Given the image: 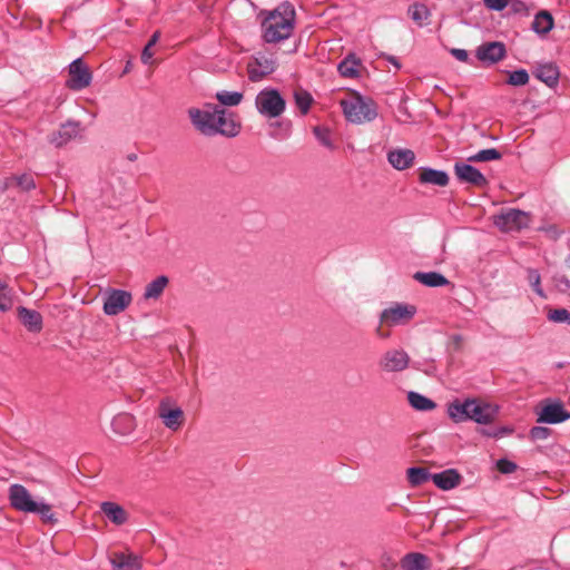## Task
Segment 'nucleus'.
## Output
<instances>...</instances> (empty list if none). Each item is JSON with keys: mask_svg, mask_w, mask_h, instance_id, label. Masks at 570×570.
<instances>
[{"mask_svg": "<svg viewBox=\"0 0 570 570\" xmlns=\"http://www.w3.org/2000/svg\"><path fill=\"white\" fill-rule=\"evenodd\" d=\"M12 306L11 291L9 286L0 279V312H6Z\"/></svg>", "mask_w": 570, "mask_h": 570, "instance_id": "ea45409f", "label": "nucleus"}, {"mask_svg": "<svg viewBox=\"0 0 570 570\" xmlns=\"http://www.w3.org/2000/svg\"><path fill=\"white\" fill-rule=\"evenodd\" d=\"M92 76L85 62L77 58L69 65L67 87L71 90H82L90 85Z\"/></svg>", "mask_w": 570, "mask_h": 570, "instance_id": "9d476101", "label": "nucleus"}, {"mask_svg": "<svg viewBox=\"0 0 570 570\" xmlns=\"http://www.w3.org/2000/svg\"><path fill=\"white\" fill-rule=\"evenodd\" d=\"M160 33L159 31L154 32V35L150 37L149 41L147 42L148 47H154L157 41L159 40Z\"/></svg>", "mask_w": 570, "mask_h": 570, "instance_id": "603ef678", "label": "nucleus"}, {"mask_svg": "<svg viewBox=\"0 0 570 570\" xmlns=\"http://www.w3.org/2000/svg\"><path fill=\"white\" fill-rule=\"evenodd\" d=\"M131 294L122 289H111L105 296L104 312L114 316L125 311L131 303Z\"/></svg>", "mask_w": 570, "mask_h": 570, "instance_id": "f8f14e48", "label": "nucleus"}, {"mask_svg": "<svg viewBox=\"0 0 570 570\" xmlns=\"http://www.w3.org/2000/svg\"><path fill=\"white\" fill-rule=\"evenodd\" d=\"M10 504L18 511L33 512L36 502L29 491L21 484H11L9 488Z\"/></svg>", "mask_w": 570, "mask_h": 570, "instance_id": "ddd939ff", "label": "nucleus"}, {"mask_svg": "<svg viewBox=\"0 0 570 570\" xmlns=\"http://www.w3.org/2000/svg\"><path fill=\"white\" fill-rule=\"evenodd\" d=\"M157 414L163 424L171 431L179 430L185 421L184 411L174 405L170 399H164L159 402Z\"/></svg>", "mask_w": 570, "mask_h": 570, "instance_id": "6e6552de", "label": "nucleus"}, {"mask_svg": "<svg viewBox=\"0 0 570 570\" xmlns=\"http://www.w3.org/2000/svg\"><path fill=\"white\" fill-rule=\"evenodd\" d=\"M100 510L116 525H121L127 522L128 517L125 509L115 502H102L100 504Z\"/></svg>", "mask_w": 570, "mask_h": 570, "instance_id": "393cba45", "label": "nucleus"}, {"mask_svg": "<svg viewBox=\"0 0 570 570\" xmlns=\"http://www.w3.org/2000/svg\"><path fill=\"white\" fill-rule=\"evenodd\" d=\"M498 413L497 405L479 399H455L446 406V414L455 423L473 421L478 424H490Z\"/></svg>", "mask_w": 570, "mask_h": 570, "instance_id": "f257e3e1", "label": "nucleus"}, {"mask_svg": "<svg viewBox=\"0 0 570 570\" xmlns=\"http://www.w3.org/2000/svg\"><path fill=\"white\" fill-rule=\"evenodd\" d=\"M271 137L283 140L289 136L291 124L288 121H276L271 124Z\"/></svg>", "mask_w": 570, "mask_h": 570, "instance_id": "58836bf2", "label": "nucleus"}, {"mask_svg": "<svg viewBox=\"0 0 570 570\" xmlns=\"http://www.w3.org/2000/svg\"><path fill=\"white\" fill-rule=\"evenodd\" d=\"M168 277L165 275L156 277L154 281L146 285L144 297L146 299H157L168 285Z\"/></svg>", "mask_w": 570, "mask_h": 570, "instance_id": "c756f323", "label": "nucleus"}, {"mask_svg": "<svg viewBox=\"0 0 570 570\" xmlns=\"http://www.w3.org/2000/svg\"><path fill=\"white\" fill-rule=\"evenodd\" d=\"M533 75L549 88H554L559 83L560 71L557 65L552 62L539 65Z\"/></svg>", "mask_w": 570, "mask_h": 570, "instance_id": "aec40b11", "label": "nucleus"}, {"mask_svg": "<svg viewBox=\"0 0 570 570\" xmlns=\"http://www.w3.org/2000/svg\"><path fill=\"white\" fill-rule=\"evenodd\" d=\"M244 95L240 91L220 90L216 92V101L225 107H235L243 101Z\"/></svg>", "mask_w": 570, "mask_h": 570, "instance_id": "7c9ffc66", "label": "nucleus"}, {"mask_svg": "<svg viewBox=\"0 0 570 570\" xmlns=\"http://www.w3.org/2000/svg\"><path fill=\"white\" fill-rule=\"evenodd\" d=\"M188 116L195 130L207 137L214 136V107L210 104L204 108H189Z\"/></svg>", "mask_w": 570, "mask_h": 570, "instance_id": "0eeeda50", "label": "nucleus"}, {"mask_svg": "<svg viewBox=\"0 0 570 570\" xmlns=\"http://www.w3.org/2000/svg\"><path fill=\"white\" fill-rule=\"evenodd\" d=\"M527 279L537 295H539L541 298L547 297V295L541 286V276L537 269L528 268L527 269Z\"/></svg>", "mask_w": 570, "mask_h": 570, "instance_id": "4c0bfd02", "label": "nucleus"}, {"mask_svg": "<svg viewBox=\"0 0 570 570\" xmlns=\"http://www.w3.org/2000/svg\"><path fill=\"white\" fill-rule=\"evenodd\" d=\"M18 316L21 323L28 328L30 332H40L42 328V316L39 312L35 309H29L27 307L18 308Z\"/></svg>", "mask_w": 570, "mask_h": 570, "instance_id": "b1692460", "label": "nucleus"}, {"mask_svg": "<svg viewBox=\"0 0 570 570\" xmlns=\"http://www.w3.org/2000/svg\"><path fill=\"white\" fill-rule=\"evenodd\" d=\"M410 356L404 350L392 348L387 350L380 357L379 366L382 371L387 373L402 372L407 368Z\"/></svg>", "mask_w": 570, "mask_h": 570, "instance_id": "9b49d317", "label": "nucleus"}, {"mask_svg": "<svg viewBox=\"0 0 570 570\" xmlns=\"http://www.w3.org/2000/svg\"><path fill=\"white\" fill-rule=\"evenodd\" d=\"M497 468L501 473L510 474L517 470V464L508 459H500L497 462Z\"/></svg>", "mask_w": 570, "mask_h": 570, "instance_id": "a18cd8bd", "label": "nucleus"}, {"mask_svg": "<svg viewBox=\"0 0 570 570\" xmlns=\"http://www.w3.org/2000/svg\"><path fill=\"white\" fill-rule=\"evenodd\" d=\"M294 99L296 106L299 108L301 112L303 115H306L311 108V105L313 102V97L309 92L306 90H296L294 92Z\"/></svg>", "mask_w": 570, "mask_h": 570, "instance_id": "e433bc0d", "label": "nucleus"}, {"mask_svg": "<svg viewBox=\"0 0 570 570\" xmlns=\"http://www.w3.org/2000/svg\"><path fill=\"white\" fill-rule=\"evenodd\" d=\"M433 483L441 490L448 491L460 484L461 475L454 469L432 474Z\"/></svg>", "mask_w": 570, "mask_h": 570, "instance_id": "4be33fe9", "label": "nucleus"}, {"mask_svg": "<svg viewBox=\"0 0 570 570\" xmlns=\"http://www.w3.org/2000/svg\"><path fill=\"white\" fill-rule=\"evenodd\" d=\"M313 132H314L316 139L318 140V142L322 146H324V147H326L328 149H334V144H333L332 139H331V131H330V129H327L325 127L317 126V127H315L313 129Z\"/></svg>", "mask_w": 570, "mask_h": 570, "instance_id": "a19ab883", "label": "nucleus"}, {"mask_svg": "<svg viewBox=\"0 0 570 570\" xmlns=\"http://www.w3.org/2000/svg\"><path fill=\"white\" fill-rule=\"evenodd\" d=\"M340 105L345 118L353 124L368 122L377 116L374 101L357 94L342 99Z\"/></svg>", "mask_w": 570, "mask_h": 570, "instance_id": "7ed1b4c3", "label": "nucleus"}, {"mask_svg": "<svg viewBox=\"0 0 570 570\" xmlns=\"http://www.w3.org/2000/svg\"><path fill=\"white\" fill-rule=\"evenodd\" d=\"M416 314V307L407 303H393L380 314L383 325L393 327L407 324Z\"/></svg>", "mask_w": 570, "mask_h": 570, "instance_id": "39448f33", "label": "nucleus"}, {"mask_svg": "<svg viewBox=\"0 0 570 570\" xmlns=\"http://www.w3.org/2000/svg\"><path fill=\"white\" fill-rule=\"evenodd\" d=\"M413 278L428 287H442L450 284V281L438 272H416Z\"/></svg>", "mask_w": 570, "mask_h": 570, "instance_id": "a878e982", "label": "nucleus"}, {"mask_svg": "<svg viewBox=\"0 0 570 570\" xmlns=\"http://www.w3.org/2000/svg\"><path fill=\"white\" fill-rule=\"evenodd\" d=\"M387 160L393 168L404 170L413 165L415 154L413 150L407 148H396L387 153Z\"/></svg>", "mask_w": 570, "mask_h": 570, "instance_id": "6ab92c4d", "label": "nucleus"}, {"mask_svg": "<svg viewBox=\"0 0 570 570\" xmlns=\"http://www.w3.org/2000/svg\"><path fill=\"white\" fill-rule=\"evenodd\" d=\"M153 55L154 53L151 52V48L146 45L141 52V61L145 65H149L151 62Z\"/></svg>", "mask_w": 570, "mask_h": 570, "instance_id": "3c124183", "label": "nucleus"}, {"mask_svg": "<svg viewBox=\"0 0 570 570\" xmlns=\"http://www.w3.org/2000/svg\"><path fill=\"white\" fill-rule=\"evenodd\" d=\"M548 320L554 323H567L570 325V312L566 308H556L549 312Z\"/></svg>", "mask_w": 570, "mask_h": 570, "instance_id": "37998d69", "label": "nucleus"}, {"mask_svg": "<svg viewBox=\"0 0 570 570\" xmlns=\"http://www.w3.org/2000/svg\"><path fill=\"white\" fill-rule=\"evenodd\" d=\"M407 480L413 485H421L428 482L430 479L432 480V474L424 468L412 466L406 471Z\"/></svg>", "mask_w": 570, "mask_h": 570, "instance_id": "473e14b6", "label": "nucleus"}, {"mask_svg": "<svg viewBox=\"0 0 570 570\" xmlns=\"http://www.w3.org/2000/svg\"><path fill=\"white\" fill-rule=\"evenodd\" d=\"M295 10L289 3H283L263 21V38L268 43L288 39L294 30Z\"/></svg>", "mask_w": 570, "mask_h": 570, "instance_id": "f03ea898", "label": "nucleus"}, {"mask_svg": "<svg viewBox=\"0 0 570 570\" xmlns=\"http://www.w3.org/2000/svg\"><path fill=\"white\" fill-rule=\"evenodd\" d=\"M109 561L112 570H140V559L135 554H126L124 552H115L110 556Z\"/></svg>", "mask_w": 570, "mask_h": 570, "instance_id": "412c9836", "label": "nucleus"}, {"mask_svg": "<svg viewBox=\"0 0 570 570\" xmlns=\"http://www.w3.org/2000/svg\"><path fill=\"white\" fill-rule=\"evenodd\" d=\"M419 180L421 184L444 187L449 184V175L444 170L423 167L420 169Z\"/></svg>", "mask_w": 570, "mask_h": 570, "instance_id": "5701e85b", "label": "nucleus"}, {"mask_svg": "<svg viewBox=\"0 0 570 570\" xmlns=\"http://www.w3.org/2000/svg\"><path fill=\"white\" fill-rule=\"evenodd\" d=\"M377 335L381 337V338H387L389 337V333H382L380 327L377 328Z\"/></svg>", "mask_w": 570, "mask_h": 570, "instance_id": "6e6d98bb", "label": "nucleus"}, {"mask_svg": "<svg viewBox=\"0 0 570 570\" xmlns=\"http://www.w3.org/2000/svg\"><path fill=\"white\" fill-rule=\"evenodd\" d=\"M17 185L23 190H30L36 187L35 180L31 175L23 174L16 178Z\"/></svg>", "mask_w": 570, "mask_h": 570, "instance_id": "c03bdc74", "label": "nucleus"}, {"mask_svg": "<svg viewBox=\"0 0 570 570\" xmlns=\"http://www.w3.org/2000/svg\"><path fill=\"white\" fill-rule=\"evenodd\" d=\"M32 513L39 514L42 521L46 523L57 522V518L52 512L51 505L43 501L36 502V510H33Z\"/></svg>", "mask_w": 570, "mask_h": 570, "instance_id": "c9c22d12", "label": "nucleus"}, {"mask_svg": "<svg viewBox=\"0 0 570 570\" xmlns=\"http://www.w3.org/2000/svg\"><path fill=\"white\" fill-rule=\"evenodd\" d=\"M120 423H125L128 426H131L132 417L130 415H128V414H121V415H118L117 417H115L114 421H112V425L114 426H117Z\"/></svg>", "mask_w": 570, "mask_h": 570, "instance_id": "8fccbe9b", "label": "nucleus"}, {"mask_svg": "<svg viewBox=\"0 0 570 570\" xmlns=\"http://www.w3.org/2000/svg\"><path fill=\"white\" fill-rule=\"evenodd\" d=\"M360 61L354 56L346 57L337 66L338 72L345 78H355L358 75Z\"/></svg>", "mask_w": 570, "mask_h": 570, "instance_id": "2f4dec72", "label": "nucleus"}, {"mask_svg": "<svg viewBox=\"0 0 570 570\" xmlns=\"http://www.w3.org/2000/svg\"><path fill=\"white\" fill-rule=\"evenodd\" d=\"M80 132V122L68 120L49 135L48 140L55 147H62L75 139Z\"/></svg>", "mask_w": 570, "mask_h": 570, "instance_id": "f3484780", "label": "nucleus"}, {"mask_svg": "<svg viewBox=\"0 0 570 570\" xmlns=\"http://www.w3.org/2000/svg\"><path fill=\"white\" fill-rule=\"evenodd\" d=\"M570 419V412L566 411L560 401H550L539 412L538 422L557 424Z\"/></svg>", "mask_w": 570, "mask_h": 570, "instance_id": "dca6fc26", "label": "nucleus"}, {"mask_svg": "<svg viewBox=\"0 0 570 570\" xmlns=\"http://www.w3.org/2000/svg\"><path fill=\"white\" fill-rule=\"evenodd\" d=\"M530 214L520 209L502 210L494 217V225L502 232H518L530 225Z\"/></svg>", "mask_w": 570, "mask_h": 570, "instance_id": "423d86ee", "label": "nucleus"}, {"mask_svg": "<svg viewBox=\"0 0 570 570\" xmlns=\"http://www.w3.org/2000/svg\"><path fill=\"white\" fill-rule=\"evenodd\" d=\"M126 158L129 160V161H136L137 160V154L135 153H130L126 156Z\"/></svg>", "mask_w": 570, "mask_h": 570, "instance_id": "5fc2aeb1", "label": "nucleus"}, {"mask_svg": "<svg viewBox=\"0 0 570 570\" xmlns=\"http://www.w3.org/2000/svg\"><path fill=\"white\" fill-rule=\"evenodd\" d=\"M411 19L420 27L426 23L430 17V10L423 3H414L409 8Z\"/></svg>", "mask_w": 570, "mask_h": 570, "instance_id": "72a5a7b5", "label": "nucleus"}, {"mask_svg": "<svg viewBox=\"0 0 570 570\" xmlns=\"http://www.w3.org/2000/svg\"><path fill=\"white\" fill-rule=\"evenodd\" d=\"M255 107L261 116L273 119L283 115L286 101L277 89L267 87L256 95Z\"/></svg>", "mask_w": 570, "mask_h": 570, "instance_id": "20e7f679", "label": "nucleus"}, {"mask_svg": "<svg viewBox=\"0 0 570 570\" xmlns=\"http://www.w3.org/2000/svg\"><path fill=\"white\" fill-rule=\"evenodd\" d=\"M454 174L461 183H466L475 187H485L488 179L475 167L468 163L456 161L454 164Z\"/></svg>", "mask_w": 570, "mask_h": 570, "instance_id": "4468645a", "label": "nucleus"}, {"mask_svg": "<svg viewBox=\"0 0 570 570\" xmlns=\"http://www.w3.org/2000/svg\"><path fill=\"white\" fill-rule=\"evenodd\" d=\"M242 128L238 116L216 105V134L227 138L236 137Z\"/></svg>", "mask_w": 570, "mask_h": 570, "instance_id": "1a4fd4ad", "label": "nucleus"}, {"mask_svg": "<svg viewBox=\"0 0 570 570\" xmlns=\"http://www.w3.org/2000/svg\"><path fill=\"white\" fill-rule=\"evenodd\" d=\"M275 70V60L271 57L258 55L248 63L247 72L250 81H261Z\"/></svg>", "mask_w": 570, "mask_h": 570, "instance_id": "2eb2a0df", "label": "nucleus"}, {"mask_svg": "<svg viewBox=\"0 0 570 570\" xmlns=\"http://www.w3.org/2000/svg\"><path fill=\"white\" fill-rule=\"evenodd\" d=\"M553 28V17L547 11L542 10L534 16L532 21V29L538 35H547Z\"/></svg>", "mask_w": 570, "mask_h": 570, "instance_id": "cd10ccee", "label": "nucleus"}, {"mask_svg": "<svg viewBox=\"0 0 570 570\" xmlns=\"http://www.w3.org/2000/svg\"><path fill=\"white\" fill-rule=\"evenodd\" d=\"M510 0H483L484 6L494 11H501L503 10L508 4Z\"/></svg>", "mask_w": 570, "mask_h": 570, "instance_id": "49530a36", "label": "nucleus"}, {"mask_svg": "<svg viewBox=\"0 0 570 570\" xmlns=\"http://www.w3.org/2000/svg\"><path fill=\"white\" fill-rule=\"evenodd\" d=\"M505 46L499 41L485 42L478 47L476 58L485 63L493 65L505 57Z\"/></svg>", "mask_w": 570, "mask_h": 570, "instance_id": "a211bd4d", "label": "nucleus"}, {"mask_svg": "<svg viewBox=\"0 0 570 570\" xmlns=\"http://www.w3.org/2000/svg\"><path fill=\"white\" fill-rule=\"evenodd\" d=\"M502 158V155L495 148L482 149L476 154L468 157V161L470 163H482V161H491L499 160Z\"/></svg>", "mask_w": 570, "mask_h": 570, "instance_id": "f704fd0d", "label": "nucleus"}, {"mask_svg": "<svg viewBox=\"0 0 570 570\" xmlns=\"http://www.w3.org/2000/svg\"><path fill=\"white\" fill-rule=\"evenodd\" d=\"M387 60H389L392 65H394L396 68H400V67H401L400 62L397 61V59H396L395 57H393V56H389V57H387Z\"/></svg>", "mask_w": 570, "mask_h": 570, "instance_id": "864d4df0", "label": "nucleus"}, {"mask_svg": "<svg viewBox=\"0 0 570 570\" xmlns=\"http://www.w3.org/2000/svg\"><path fill=\"white\" fill-rule=\"evenodd\" d=\"M529 82V73L525 69L514 70L509 73L508 83L511 86H524Z\"/></svg>", "mask_w": 570, "mask_h": 570, "instance_id": "79ce46f5", "label": "nucleus"}, {"mask_svg": "<svg viewBox=\"0 0 570 570\" xmlns=\"http://www.w3.org/2000/svg\"><path fill=\"white\" fill-rule=\"evenodd\" d=\"M451 53L456 60L462 61V62H465L469 59V53L464 49L454 48L451 50Z\"/></svg>", "mask_w": 570, "mask_h": 570, "instance_id": "09e8293b", "label": "nucleus"}, {"mask_svg": "<svg viewBox=\"0 0 570 570\" xmlns=\"http://www.w3.org/2000/svg\"><path fill=\"white\" fill-rule=\"evenodd\" d=\"M407 401L410 405L417 411L428 412L436 407V403L433 400L414 391L407 393Z\"/></svg>", "mask_w": 570, "mask_h": 570, "instance_id": "c85d7f7f", "label": "nucleus"}, {"mask_svg": "<svg viewBox=\"0 0 570 570\" xmlns=\"http://www.w3.org/2000/svg\"><path fill=\"white\" fill-rule=\"evenodd\" d=\"M403 570H425L429 568V559L419 552H411L403 557L401 561Z\"/></svg>", "mask_w": 570, "mask_h": 570, "instance_id": "bb28decb", "label": "nucleus"}, {"mask_svg": "<svg viewBox=\"0 0 570 570\" xmlns=\"http://www.w3.org/2000/svg\"><path fill=\"white\" fill-rule=\"evenodd\" d=\"M550 430L543 426H534L530 431V435L533 440H544L549 436Z\"/></svg>", "mask_w": 570, "mask_h": 570, "instance_id": "de8ad7c7", "label": "nucleus"}]
</instances>
